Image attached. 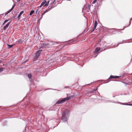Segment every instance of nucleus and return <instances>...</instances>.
Returning a JSON list of instances; mask_svg holds the SVG:
<instances>
[{
  "mask_svg": "<svg viewBox=\"0 0 132 132\" xmlns=\"http://www.w3.org/2000/svg\"><path fill=\"white\" fill-rule=\"evenodd\" d=\"M69 111L66 110L62 112V120L64 122L67 121L68 120V118L69 116Z\"/></svg>",
  "mask_w": 132,
  "mask_h": 132,
  "instance_id": "obj_1",
  "label": "nucleus"
},
{
  "mask_svg": "<svg viewBox=\"0 0 132 132\" xmlns=\"http://www.w3.org/2000/svg\"><path fill=\"white\" fill-rule=\"evenodd\" d=\"M73 96H71L69 97H67L65 98L62 100H60L59 101H58L55 104H62L64 102L70 99L71 98L73 97Z\"/></svg>",
  "mask_w": 132,
  "mask_h": 132,
  "instance_id": "obj_2",
  "label": "nucleus"
},
{
  "mask_svg": "<svg viewBox=\"0 0 132 132\" xmlns=\"http://www.w3.org/2000/svg\"><path fill=\"white\" fill-rule=\"evenodd\" d=\"M100 50V47H98L97 48H96L95 50V51H94V54H96V56H95L94 57H96L97 55H98V54L99 53H98V52Z\"/></svg>",
  "mask_w": 132,
  "mask_h": 132,
  "instance_id": "obj_3",
  "label": "nucleus"
},
{
  "mask_svg": "<svg viewBox=\"0 0 132 132\" xmlns=\"http://www.w3.org/2000/svg\"><path fill=\"white\" fill-rule=\"evenodd\" d=\"M42 50H40L38 51L36 53L35 55V56L37 58H38L39 56L40 55V53H41Z\"/></svg>",
  "mask_w": 132,
  "mask_h": 132,
  "instance_id": "obj_4",
  "label": "nucleus"
},
{
  "mask_svg": "<svg viewBox=\"0 0 132 132\" xmlns=\"http://www.w3.org/2000/svg\"><path fill=\"white\" fill-rule=\"evenodd\" d=\"M24 13V11H22L19 14V15L18 16V20H19L20 18V16H21V15Z\"/></svg>",
  "mask_w": 132,
  "mask_h": 132,
  "instance_id": "obj_5",
  "label": "nucleus"
},
{
  "mask_svg": "<svg viewBox=\"0 0 132 132\" xmlns=\"http://www.w3.org/2000/svg\"><path fill=\"white\" fill-rule=\"evenodd\" d=\"M10 22H9L7 23L6 24L4 27L3 28V29L4 30H5L7 29V28L8 27Z\"/></svg>",
  "mask_w": 132,
  "mask_h": 132,
  "instance_id": "obj_6",
  "label": "nucleus"
},
{
  "mask_svg": "<svg viewBox=\"0 0 132 132\" xmlns=\"http://www.w3.org/2000/svg\"><path fill=\"white\" fill-rule=\"evenodd\" d=\"M15 6V4H14L13 5V6L12 7V8L10 9L9 10L7 11L6 12V15L7 14H8L10 12L13 10V9Z\"/></svg>",
  "mask_w": 132,
  "mask_h": 132,
  "instance_id": "obj_7",
  "label": "nucleus"
},
{
  "mask_svg": "<svg viewBox=\"0 0 132 132\" xmlns=\"http://www.w3.org/2000/svg\"><path fill=\"white\" fill-rule=\"evenodd\" d=\"M46 2V1L45 0H44L43 2L42 3L41 5H40L39 7H41L43 5V6H44V5L45 4Z\"/></svg>",
  "mask_w": 132,
  "mask_h": 132,
  "instance_id": "obj_8",
  "label": "nucleus"
},
{
  "mask_svg": "<svg viewBox=\"0 0 132 132\" xmlns=\"http://www.w3.org/2000/svg\"><path fill=\"white\" fill-rule=\"evenodd\" d=\"M28 78L29 79H30V81H31L32 80L31 79V77H32V75L31 74H29L28 75Z\"/></svg>",
  "mask_w": 132,
  "mask_h": 132,
  "instance_id": "obj_9",
  "label": "nucleus"
},
{
  "mask_svg": "<svg viewBox=\"0 0 132 132\" xmlns=\"http://www.w3.org/2000/svg\"><path fill=\"white\" fill-rule=\"evenodd\" d=\"M41 44L42 45H43V47L47 46L48 45V44L46 43H41Z\"/></svg>",
  "mask_w": 132,
  "mask_h": 132,
  "instance_id": "obj_10",
  "label": "nucleus"
},
{
  "mask_svg": "<svg viewBox=\"0 0 132 132\" xmlns=\"http://www.w3.org/2000/svg\"><path fill=\"white\" fill-rule=\"evenodd\" d=\"M98 23L97 22V21L96 20L95 21V22L94 24V29H95L96 28L97 24Z\"/></svg>",
  "mask_w": 132,
  "mask_h": 132,
  "instance_id": "obj_11",
  "label": "nucleus"
},
{
  "mask_svg": "<svg viewBox=\"0 0 132 132\" xmlns=\"http://www.w3.org/2000/svg\"><path fill=\"white\" fill-rule=\"evenodd\" d=\"M118 77H119V76H113L111 75V76H110V78H118Z\"/></svg>",
  "mask_w": 132,
  "mask_h": 132,
  "instance_id": "obj_12",
  "label": "nucleus"
},
{
  "mask_svg": "<svg viewBox=\"0 0 132 132\" xmlns=\"http://www.w3.org/2000/svg\"><path fill=\"white\" fill-rule=\"evenodd\" d=\"M49 2V1H48L47 2H46L45 4L44 5V7H45L46 6H48V5Z\"/></svg>",
  "mask_w": 132,
  "mask_h": 132,
  "instance_id": "obj_13",
  "label": "nucleus"
},
{
  "mask_svg": "<svg viewBox=\"0 0 132 132\" xmlns=\"http://www.w3.org/2000/svg\"><path fill=\"white\" fill-rule=\"evenodd\" d=\"M91 6V5H90L89 4L87 6V8L90 11Z\"/></svg>",
  "mask_w": 132,
  "mask_h": 132,
  "instance_id": "obj_14",
  "label": "nucleus"
},
{
  "mask_svg": "<svg viewBox=\"0 0 132 132\" xmlns=\"http://www.w3.org/2000/svg\"><path fill=\"white\" fill-rule=\"evenodd\" d=\"M34 12V11L33 10H31L30 12L29 15H31Z\"/></svg>",
  "mask_w": 132,
  "mask_h": 132,
  "instance_id": "obj_15",
  "label": "nucleus"
},
{
  "mask_svg": "<svg viewBox=\"0 0 132 132\" xmlns=\"http://www.w3.org/2000/svg\"><path fill=\"white\" fill-rule=\"evenodd\" d=\"M13 45H10L9 44H7V46L8 47V48H11L13 46Z\"/></svg>",
  "mask_w": 132,
  "mask_h": 132,
  "instance_id": "obj_16",
  "label": "nucleus"
},
{
  "mask_svg": "<svg viewBox=\"0 0 132 132\" xmlns=\"http://www.w3.org/2000/svg\"><path fill=\"white\" fill-rule=\"evenodd\" d=\"M96 89H93L92 90L91 92L93 93H95L96 92Z\"/></svg>",
  "mask_w": 132,
  "mask_h": 132,
  "instance_id": "obj_17",
  "label": "nucleus"
},
{
  "mask_svg": "<svg viewBox=\"0 0 132 132\" xmlns=\"http://www.w3.org/2000/svg\"><path fill=\"white\" fill-rule=\"evenodd\" d=\"M22 41L21 40V39H19L18 41V42L19 43H21L22 42Z\"/></svg>",
  "mask_w": 132,
  "mask_h": 132,
  "instance_id": "obj_18",
  "label": "nucleus"
},
{
  "mask_svg": "<svg viewBox=\"0 0 132 132\" xmlns=\"http://www.w3.org/2000/svg\"><path fill=\"white\" fill-rule=\"evenodd\" d=\"M48 12V10H46L43 13H42V14L41 15H42L43 16V15H44V14H45V13H46V12Z\"/></svg>",
  "mask_w": 132,
  "mask_h": 132,
  "instance_id": "obj_19",
  "label": "nucleus"
},
{
  "mask_svg": "<svg viewBox=\"0 0 132 132\" xmlns=\"http://www.w3.org/2000/svg\"><path fill=\"white\" fill-rule=\"evenodd\" d=\"M3 70V68H0V72H1Z\"/></svg>",
  "mask_w": 132,
  "mask_h": 132,
  "instance_id": "obj_20",
  "label": "nucleus"
},
{
  "mask_svg": "<svg viewBox=\"0 0 132 132\" xmlns=\"http://www.w3.org/2000/svg\"><path fill=\"white\" fill-rule=\"evenodd\" d=\"M52 7L51 6H49L48 9L47 10H48V12L49 11V10Z\"/></svg>",
  "mask_w": 132,
  "mask_h": 132,
  "instance_id": "obj_21",
  "label": "nucleus"
},
{
  "mask_svg": "<svg viewBox=\"0 0 132 132\" xmlns=\"http://www.w3.org/2000/svg\"><path fill=\"white\" fill-rule=\"evenodd\" d=\"M97 1V0H94L93 2H92V4H94Z\"/></svg>",
  "mask_w": 132,
  "mask_h": 132,
  "instance_id": "obj_22",
  "label": "nucleus"
},
{
  "mask_svg": "<svg viewBox=\"0 0 132 132\" xmlns=\"http://www.w3.org/2000/svg\"><path fill=\"white\" fill-rule=\"evenodd\" d=\"M121 104H123L126 105H129V104H128L127 103H121Z\"/></svg>",
  "mask_w": 132,
  "mask_h": 132,
  "instance_id": "obj_23",
  "label": "nucleus"
},
{
  "mask_svg": "<svg viewBox=\"0 0 132 132\" xmlns=\"http://www.w3.org/2000/svg\"><path fill=\"white\" fill-rule=\"evenodd\" d=\"M9 20H6L4 21L5 22V23H6Z\"/></svg>",
  "mask_w": 132,
  "mask_h": 132,
  "instance_id": "obj_24",
  "label": "nucleus"
},
{
  "mask_svg": "<svg viewBox=\"0 0 132 132\" xmlns=\"http://www.w3.org/2000/svg\"><path fill=\"white\" fill-rule=\"evenodd\" d=\"M95 29H94V28H93V29L91 31V32H93V31L94 30H95Z\"/></svg>",
  "mask_w": 132,
  "mask_h": 132,
  "instance_id": "obj_25",
  "label": "nucleus"
},
{
  "mask_svg": "<svg viewBox=\"0 0 132 132\" xmlns=\"http://www.w3.org/2000/svg\"><path fill=\"white\" fill-rule=\"evenodd\" d=\"M132 19H131L130 20V21H129V25L128 26H130V24H131V21H130V20H132Z\"/></svg>",
  "mask_w": 132,
  "mask_h": 132,
  "instance_id": "obj_26",
  "label": "nucleus"
},
{
  "mask_svg": "<svg viewBox=\"0 0 132 132\" xmlns=\"http://www.w3.org/2000/svg\"><path fill=\"white\" fill-rule=\"evenodd\" d=\"M41 19H40V18H39L38 20V22H40V20H41Z\"/></svg>",
  "mask_w": 132,
  "mask_h": 132,
  "instance_id": "obj_27",
  "label": "nucleus"
},
{
  "mask_svg": "<svg viewBox=\"0 0 132 132\" xmlns=\"http://www.w3.org/2000/svg\"><path fill=\"white\" fill-rule=\"evenodd\" d=\"M28 61V60H27L26 61H25L24 62V63H26V62H27Z\"/></svg>",
  "mask_w": 132,
  "mask_h": 132,
  "instance_id": "obj_28",
  "label": "nucleus"
},
{
  "mask_svg": "<svg viewBox=\"0 0 132 132\" xmlns=\"http://www.w3.org/2000/svg\"><path fill=\"white\" fill-rule=\"evenodd\" d=\"M123 82V83H124V84H125V85H127L128 84L127 83H126V82Z\"/></svg>",
  "mask_w": 132,
  "mask_h": 132,
  "instance_id": "obj_29",
  "label": "nucleus"
},
{
  "mask_svg": "<svg viewBox=\"0 0 132 132\" xmlns=\"http://www.w3.org/2000/svg\"><path fill=\"white\" fill-rule=\"evenodd\" d=\"M43 16L42 15H41L40 16V19H42V18H43Z\"/></svg>",
  "mask_w": 132,
  "mask_h": 132,
  "instance_id": "obj_30",
  "label": "nucleus"
},
{
  "mask_svg": "<svg viewBox=\"0 0 132 132\" xmlns=\"http://www.w3.org/2000/svg\"><path fill=\"white\" fill-rule=\"evenodd\" d=\"M5 23H6L4 21V22L2 24V25H3Z\"/></svg>",
  "mask_w": 132,
  "mask_h": 132,
  "instance_id": "obj_31",
  "label": "nucleus"
},
{
  "mask_svg": "<svg viewBox=\"0 0 132 132\" xmlns=\"http://www.w3.org/2000/svg\"><path fill=\"white\" fill-rule=\"evenodd\" d=\"M38 10V9H37L36 11V13H37Z\"/></svg>",
  "mask_w": 132,
  "mask_h": 132,
  "instance_id": "obj_32",
  "label": "nucleus"
},
{
  "mask_svg": "<svg viewBox=\"0 0 132 132\" xmlns=\"http://www.w3.org/2000/svg\"><path fill=\"white\" fill-rule=\"evenodd\" d=\"M129 105H130V106H132V104H129Z\"/></svg>",
  "mask_w": 132,
  "mask_h": 132,
  "instance_id": "obj_33",
  "label": "nucleus"
},
{
  "mask_svg": "<svg viewBox=\"0 0 132 132\" xmlns=\"http://www.w3.org/2000/svg\"><path fill=\"white\" fill-rule=\"evenodd\" d=\"M119 43H119L117 44V46H118V45H119Z\"/></svg>",
  "mask_w": 132,
  "mask_h": 132,
  "instance_id": "obj_34",
  "label": "nucleus"
},
{
  "mask_svg": "<svg viewBox=\"0 0 132 132\" xmlns=\"http://www.w3.org/2000/svg\"><path fill=\"white\" fill-rule=\"evenodd\" d=\"M39 13V12L38 13V14Z\"/></svg>",
  "mask_w": 132,
  "mask_h": 132,
  "instance_id": "obj_35",
  "label": "nucleus"
},
{
  "mask_svg": "<svg viewBox=\"0 0 132 132\" xmlns=\"http://www.w3.org/2000/svg\"><path fill=\"white\" fill-rule=\"evenodd\" d=\"M1 60H0V63H1Z\"/></svg>",
  "mask_w": 132,
  "mask_h": 132,
  "instance_id": "obj_36",
  "label": "nucleus"
},
{
  "mask_svg": "<svg viewBox=\"0 0 132 132\" xmlns=\"http://www.w3.org/2000/svg\"><path fill=\"white\" fill-rule=\"evenodd\" d=\"M69 1H70V0H68Z\"/></svg>",
  "mask_w": 132,
  "mask_h": 132,
  "instance_id": "obj_37",
  "label": "nucleus"
},
{
  "mask_svg": "<svg viewBox=\"0 0 132 132\" xmlns=\"http://www.w3.org/2000/svg\"><path fill=\"white\" fill-rule=\"evenodd\" d=\"M13 0V1L14 0Z\"/></svg>",
  "mask_w": 132,
  "mask_h": 132,
  "instance_id": "obj_38",
  "label": "nucleus"
}]
</instances>
